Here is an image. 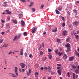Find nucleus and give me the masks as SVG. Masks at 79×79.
I'll return each mask as SVG.
<instances>
[{
    "label": "nucleus",
    "instance_id": "nucleus-1",
    "mask_svg": "<svg viewBox=\"0 0 79 79\" xmlns=\"http://www.w3.org/2000/svg\"><path fill=\"white\" fill-rule=\"evenodd\" d=\"M37 28L36 27H34L32 28V34H34V33H35V32L36 31H37Z\"/></svg>",
    "mask_w": 79,
    "mask_h": 79
},
{
    "label": "nucleus",
    "instance_id": "nucleus-2",
    "mask_svg": "<svg viewBox=\"0 0 79 79\" xmlns=\"http://www.w3.org/2000/svg\"><path fill=\"white\" fill-rule=\"evenodd\" d=\"M78 24H79V21H76L74 22L73 23V25H76V26H78Z\"/></svg>",
    "mask_w": 79,
    "mask_h": 79
},
{
    "label": "nucleus",
    "instance_id": "nucleus-3",
    "mask_svg": "<svg viewBox=\"0 0 79 79\" xmlns=\"http://www.w3.org/2000/svg\"><path fill=\"white\" fill-rule=\"evenodd\" d=\"M19 65L22 68H24L25 67V64H24V63H20Z\"/></svg>",
    "mask_w": 79,
    "mask_h": 79
},
{
    "label": "nucleus",
    "instance_id": "nucleus-4",
    "mask_svg": "<svg viewBox=\"0 0 79 79\" xmlns=\"http://www.w3.org/2000/svg\"><path fill=\"white\" fill-rule=\"evenodd\" d=\"M57 73L59 75L61 76V69H59L57 70Z\"/></svg>",
    "mask_w": 79,
    "mask_h": 79
},
{
    "label": "nucleus",
    "instance_id": "nucleus-5",
    "mask_svg": "<svg viewBox=\"0 0 79 79\" xmlns=\"http://www.w3.org/2000/svg\"><path fill=\"white\" fill-rule=\"evenodd\" d=\"M21 25L22 26H24V25H25V22H24V21L22 20L21 21Z\"/></svg>",
    "mask_w": 79,
    "mask_h": 79
},
{
    "label": "nucleus",
    "instance_id": "nucleus-6",
    "mask_svg": "<svg viewBox=\"0 0 79 79\" xmlns=\"http://www.w3.org/2000/svg\"><path fill=\"white\" fill-rule=\"evenodd\" d=\"M74 59V56H72L69 58V60L70 61H73Z\"/></svg>",
    "mask_w": 79,
    "mask_h": 79
},
{
    "label": "nucleus",
    "instance_id": "nucleus-7",
    "mask_svg": "<svg viewBox=\"0 0 79 79\" xmlns=\"http://www.w3.org/2000/svg\"><path fill=\"white\" fill-rule=\"evenodd\" d=\"M63 33L64 35L66 36V34H67V31H66V30H64L63 32Z\"/></svg>",
    "mask_w": 79,
    "mask_h": 79
},
{
    "label": "nucleus",
    "instance_id": "nucleus-8",
    "mask_svg": "<svg viewBox=\"0 0 79 79\" xmlns=\"http://www.w3.org/2000/svg\"><path fill=\"white\" fill-rule=\"evenodd\" d=\"M34 3L33 2H30V4L29 5V7L30 8H31L32 6H33V5H34Z\"/></svg>",
    "mask_w": 79,
    "mask_h": 79
},
{
    "label": "nucleus",
    "instance_id": "nucleus-9",
    "mask_svg": "<svg viewBox=\"0 0 79 79\" xmlns=\"http://www.w3.org/2000/svg\"><path fill=\"white\" fill-rule=\"evenodd\" d=\"M16 40H19V38L18 37V36H16L13 40V41H15Z\"/></svg>",
    "mask_w": 79,
    "mask_h": 79
},
{
    "label": "nucleus",
    "instance_id": "nucleus-10",
    "mask_svg": "<svg viewBox=\"0 0 79 79\" xmlns=\"http://www.w3.org/2000/svg\"><path fill=\"white\" fill-rule=\"evenodd\" d=\"M31 73V70L30 69H29L28 70V72H27V74L28 76H29L30 75V74Z\"/></svg>",
    "mask_w": 79,
    "mask_h": 79
},
{
    "label": "nucleus",
    "instance_id": "nucleus-11",
    "mask_svg": "<svg viewBox=\"0 0 79 79\" xmlns=\"http://www.w3.org/2000/svg\"><path fill=\"white\" fill-rule=\"evenodd\" d=\"M6 12H8L6 13V14H8V15H11V12L9 11V10H6Z\"/></svg>",
    "mask_w": 79,
    "mask_h": 79
},
{
    "label": "nucleus",
    "instance_id": "nucleus-12",
    "mask_svg": "<svg viewBox=\"0 0 79 79\" xmlns=\"http://www.w3.org/2000/svg\"><path fill=\"white\" fill-rule=\"evenodd\" d=\"M12 22H13V23H14V24H17V23H18V21L16 19L13 20Z\"/></svg>",
    "mask_w": 79,
    "mask_h": 79
},
{
    "label": "nucleus",
    "instance_id": "nucleus-13",
    "mask_svg": "<svg viewBox=\"0 0 79 79\" xmlns=\"http://www.w3.org/2000/svg\"><path fill=\"white\" fill-rule=\"evenodd\" d=\"M7 3V2H4L3 3V4H4L2 5V6H6V5H7V4H6Z\"/></svg>",
    "mask_w": 79,
    "mask_h": 79
},
{
    "label": "nucleus",
    "instance_id": "nucleus-14",
    "mask_svg": "<svg viewBox=\"0 0 79 79\" xmlns=\"http://www.w3.org/2000/svg\"><path fill=\"white\" fill-rule=\"evenodd\" d=\"M75 72L76 74H78L79 73V70L77 69H76L75 70Z\"/></svg>",
    "mask_w": 79,
    "mask_h": 79
},
{
    "label": "nucleus",
    "instance_id": "nucleus-15",
    "mask_svg": "<svg viewBox=\"0 0 79 79\" xmlns=\"http://www.w3.org/2000/svg\"><path fill=\"white\" fill-rule=\"evenodd\" d=\"M57 28H56L55 29L53 30H52V31L53 32H56L57 31Z\"/></svg>",
    "mask_w": 79,
    "mask_h": 79
},
{
    "label": "nucleus",
    "instance_id": "nucleus-16",
    "mask_svg": "<svg viewBox=\"0 0 79 79\" xmlns=\"http://www.w3.org/2000/svg\"><path fill=\"white\" fill-rule=\"evenodd\" d=\"M63 58L64 59H67V58H68V56L66 54H64V56L63 57Z\"/></svg>",
    "mask_w": 79,
    "mask_h": 79
},
{
    "label": "nucleus",
    "instance_id": "nucleus-17",
    "mask_svg": "<svg viewBox=\"0 0 79 79\" xmlns=\"http://www.w3.org/2000/svg\"><path fill=\"white\" fill-rule=\"evenodd\" d=\"M22 16H23V15L22 14H20L19 15V17L20 19H21V17Z\"/></svg>",
    "mask_w": 79,
    "mask_h": 79
},
{
    "label": "nucleus",
    "instance_id": "nucleus-18",
    "mask_svg": "<svg viewBox=\"0 0 79 79\" xmlns=\"http://www.w3.org/2000/svg\"><path fill=\"white\" fill-rule=\"evenodd\" d=\"M65 47L67 48H69L70 47V44L69 43H68L67 45H65Z\"/></svg>",
    "mask_w": 79,
    "mask_h": 79
},
{
    "label": "nucleus",
    "instance_id": "nucleus-19",
    "mask_svg": "<svg viewBox=\"0 0 79 79\" xmlns=\"http://www.w3.org/2000/svg\"><path fill=\"white\" fill-rule=\"evenodd\" d=\"M8 44H4L2 47H8Z\"/></svg>",
    "mask_w": 79,
    "mask_h": 79
},
{
    "label": "nucleus",
    "instance_id": "nucleus-20",
    "mask_svg": "<svg viewBox=\"0 0 79 79\" xmlns=\"http://www.w3.org/2000/svg\"><path fill=\"white\" fill-rule=\"evenodd\" d=\"M55 11L56 14H58V15H59V14H60V12H59V11H58L56 9L55 10Z\"/></svg>",
    "mask_w": 79,
    "mask_h": 79
},
{
    "label": "nucleus",
    "instance_id": "nucleus-21",
    "mask_svg": "<svg viewBox=\"0 0 79 79\" xmlns=\"http://www.w3.org/2000/svg\"><path fill=\"white\" fill-rule=\"evenodd\" d=\"M66 42H70V39L69 38H68L66 40Z\"/></svg>",
    "mask_w": 79,
    "mask_h": 79
},
{
    "label": "nucleus",
    "instance_id": "nucleus-22",
    "mask_svg": "<svg viewBox=\"0 0 79 79\" xmlns=\"http://www.w3.org/2000/svg\"><path fill=\"white\" fill-rule=\"evenodd\" d=\"M51 74L52 75H54V74H55V72H53V71H51Z\"/></svg>",
    "mask_w": 79,
    "mask_h": 79
},
{
    "label": "nucleus",
    "instance_id": "nucleus-23",
    "mask_svg": "<svg viewBox=\"0 0 79 79\" xmlns=\"http://www.w3.org/2000/svg\"><path fill=\"white\" fill-rule=\"evenodd\" d=\"M48 57L49 59L51 60V59H52V54H49L48 55Z\"/></svg>",
    "mask_w": 79,
    "mask_h": 79
},
{
    "label": "nucleus",
    "instance_id": "nucleus-24",
    "mask_svg": "<svg viewBox=\"0 0 79 79\" xmlns=\"http://www.w3.org/2000/svg\"><path fill=\"white\" fill-rule=\"evenodd\" d=\"M29 57L31 59H32V58H33V56H32V54H30L29 55Z\"/></svg>",
    "mask_w": 79,
    "mask_h": 79
},
{
    "label": "nucleus",
    "instance_id": "nucleus-25",
    "mask_svg": "<svg viewBox=\"0 0 79 79\" xmlns=\"http://www.w3.org/2000/svg\"><path fill=\"white\" fill-rule=\"evenodd\" d=\"M47 60V57H45L44 58L42 59V61H45V60Z\"/></svg>",
    "mask_w": 79,
    "mask_h": 79
},
{
    "label": "nucleus",
    "instance_id": "nucleus-26",
    "mask_svg": "<svg viewBox=\"0 0 79 79\" xmlns=\"http://www.w3.org/2000/svg\"><path fill=\"white\" fill-rule=\"evenodd\" d=\"M11 76L12 77H17V76H16V75H15V74H14L13 73L12 74Z\"/></svg>",
    "mask_w": 79,
    "mask_h": 79
},
{
    "label": "nucleus",
    "instance_id": "nucleus-27",
    "mask_svg": "<svg viewBox=\"0 0 79 79\" xmlns=\"http://www.w3.org/2000/svg\"><path fill=\"white\" fill-rule=\"evenodd\" d=\"M73 79H76V74L74 73L73 74Z\"/></svg>",
    "mask_w": 79,
    "mask_h": 79
},
{
    "label": "nucleus",
    "instance_id": "nucleus-28",
    "mask_svg": "<svg viewBox=\"0 0 79 79\" xmlns=\"http://www.w3.org/2000/svg\"><path fill=\"white\" fill-rule=\"evenodd\" d=\"M58 10H59V11H61V10H62V8L60 7H58Z\"/></svg>",
    "mask_w": 79,
    "mask_h": 79
},
{
    "label": "nucleus",
    "instance_id": "nucleus-29",
    "mask_svg": "<svg viewBox=\"0 0 79 79\" xmlns=\"http://www.w3.org/2000/svg\"><path fill=\"white\" fill-rule=\"evenodd\" d=\"M18 35H19V36H18V37L19 39H20V37H21V35L22 34L21 33L19 34Z\"/></svg>",
    "mask_w": 79,
    "mask_h": 79
},
{
    "label": "nucleus",
    "instance_id": "nucleus-30",
    "mask_svg": "<svg viewBox=\"0 0 79 79\" xmlns=\"http://www.w3.org/2000/svg\"><path fill=\"white\" fill-rule=\"evenodd\" d=\"M67 76L69 77H71V76H70V73H69L68 72L67 73Z\"/></svg>",
    "mask_w": 79,
    "mask_h": 79
},
{
    "label": "nucleus",
    "instance_id": "nucleus-31",
    "mask_svg": "<svg viewBox=\"0 0 79 79\" xmlns=\"http://www.w3.org/2000/svg\"><path fill=\"white\" fill-rule=\"evenodd\" d=\"M75 53L77 55V56H78L79 58V53H78L77 52H75Z\"/></svg>",
    "mask_w": 79,
    "mask_h": 79
},
{
    "label": "nucleus",
    "instance_id": "nucleus-32",
    "mask_svg": "<svg viewBox=\"0 0 79 79\" xmlns=\"http://www.w3.org/2000/svg\"><path fill=\"white\" fill-rule=\"evenodd\" d=\"M15 73H17V72H18V71H17V70H18V67H15Z\"/></svg>",
    "mask_w": 79,
    "mask_h": 79
},
{
    "label": "nucleus",
    "instance_id": "nucleus-33",
    "mask_svg": "<svg viewBox=\"0 0 79 79\" xmlns=\"http://www.w3.org/2000/svg\"><path fill=\"white\" fill-rule=\"evenodd\" d=\"M32 10H33L32 12L34 13L35 11V9L34 8H32Z\"/></svg>",
    "mask_w": 79,
    "mask_h": 79
},
{
    "label": "nucleus",
    "instance_id": "nucleus-34",
    "mask_svg": "<svg viewBox=\"0 0 79 79\" xmlns=\"http://www.w3.org/2000/svg\"><path fill=\"white\" fill-rule=\"evenodd\" d=\"M23 35L24 36H26L27 35V34L26 32H24L23 33Z\"/></svg>",
    "mask_w": 79,
    "mask_h": 79
},
{
    "label": "nucleus",
    "instance_id": "nucleus-35",
    "mask_svg": "<svg viewBox=\"0 0 79 79\" xmlns=\"http://www.w3.org/2000/svg\"><path fill=\"white\" fill-rule=\"evenodd\" d=\"M65 25H66V24L65 23V22H64L62 23V26L63 27H64V26H65Z\"/></svg>",
    "mask_w": 79,
    "mask_h": 79
},
{
    "label": "nucleus",
    "instance_id": "nucleus-36",
    "mask_svg": "<svg viewBox=\"0 0 79 79\" xmlns=\"http://www.w3.org/2000/svg\"><path fill=\"white\" fill-rule=\"evenodd\" d=\"M44 6L43 4H42L41 6L40 9H43L44 8Z\"/></svg>",
    "mask_w": 79,
    "mask_h": 79
},
{
    "label": "nucleus",
    "instance_id": "nucleus-37",
    "mask_svg": "<svg viewBox=\"0 0 79 79\" xmlns=\"http://www.w3.org/2000/svg\"><path fill=\"white\" fill-rule=\"evenodd\" d=\"M78 37H79V35H75V38H76L77 39H78Z\"/></svg>",
    "mask_w": 79,
    "mask_h": 79
},
{
    "label": "nucleus",
    "instance_id": "nucleus-38",
    "mask_svg": "<svg viewBox=\"0 0 79 79\" xmlns=\"http://www.w3.org/2000/svg\"><path fill=\"white\" fill-rule=\"evenodd\" d=\"M44 54V53H43V52H42V51H41L40 52V55H43V54Z\"/></svg>",
    "mask_w": 79,
    "mask_h": 79
},
{
    "label": "nucleus",
    "instance_id": "nucleus-39",
    "mask_svg": "<svg viewBox=\"0 0 79 79\" xmlns=\"http://www.w3.org/2000/svg\"><path fill=\"white\" fill-rule=\"evenodd\" d=\"M58 55L59 56H61L62 55H63V53H60V52H58Z\"/></svg>",
    "mask_w": 79,
    "mask_h": 79
},
{
    "label": "nucleus",
    "instance_id": "nucleus-40",
    "mask_svg": "<svg viewBox=\"0 0 79 79\" xmlns=\"http://www.w3.org/2000/svg\"><path fill=\"white\" fill-rule=\"evenodd\" d=\"M42 45H40V46L39 47V48H38V50H40V49H41V48L42 47Z\"/></svg>",
    "mask_w": 79,
    "mask_h": 79
},
{
    "label": "nucleus",
    "instance_id": "nucleus-41",
    "mask_svg": "<svg viewBox=\"0 0 79 79\" xmlns=\"http://www.w3.org/2000/svg\"><path fill=\"white\" fill-rule=\"evenodd\" d=\"M69 51H70V48H68L67 49V50L66 51V52L67 53L68 52H69Z\"/></svg>",
    "mask_w": 79,
    "mask_h": 79
},
{
    "label": "nucleus",
    "instance_id": "nucleus-42",
    "mask_svg": "<svg viewBox=\"0 0 79 79\" xmlns=\"http://www.w3.org/2000/svg\"><path fill=\"white\" fill-rule=\"evenodd\" d=\"M62 21H63L64 22L65 21V20L64 19V17H62Z\"/></svg>",
    "mask_w": 79,
    "mask_h": 79
},
{
    "label": "nucleus",
    "instance_id": "nucleus-43",
    "mask_svg": "<svg viewBox=\"0 0 79 79\" xmlns=\"http://www.w3.org/2000/svg\"><path fill=\"white\" fill-rule=\"evenodd\" d=\"M58 50L57 49L55 51V53L57 55L58 54Z\"/></svg>",
    "mask_w": 79,
    "mask_h": 79
},
{
    "label": "nucleus",
    "instance_id": "nucleus-44",
    "mask_svg": "<svg viewBox=\"0 0 79 79\" xmlns=\"http://www.w3.org/2000/svg\"><path fill=\"white\" fill-rule=\"evenodd\" d=\"M63 69V68L61 67H58L57 68V69Z\"/></svg>",
    "mask_w": 79,
    "mask_h": 79
},
{
    "label": "nucleus",
    "instance_id": "nucleus-45",
    "mask_svg": "<svg viewBox=\"0 0 79 79\" xmlns=\"http://www.w3.org/2000/svg\"><path fill=\"white\" fill-rule=\"evenodd\" d=\"M72 68H73V69H75L76 68V66L74 65H72Z\"/></svg>",
    "mask_w": 79,
    "mask_h": 79
},
{
    "label": "nucleus",
    "instance_id": "nucleus-46",
    "mask_svg": "<svg viewBox=\"0 0 79 79\" xmlns=\"http://www.w3.org/2000/svg\"><path fill=\"white\" fill-rule=\"evenodd\" d=\"M74 13H77V10H76V9H74L73 10Z\"/></svg>",
    "mask_w": 79,
    "mask_h": 79
},
{
    "label": "nucleus",
    "instance_id": "nucleus-47",
    "mask_svg": "<svg viewBox=\"0 0 79 79\" xmlns=\"http://www.w3.org/2000/svg\"><path fill=\"white\" fill-rule=\"evenodd\" d=\"M57 42H60V40L59 39H57Z\"/></svg>",
    "mask_w": 79,
    "mask_h": 79
},
{
    "label": "nucleus",
    "instance_id": "nucleus-48",
    "mask_svg": "<svg viewBox=\"0 0 79 79\" xmlns=\"http://www.w3.org/2000/svg\"><path fill=\"white\" fill-rule=\"evenodd\" d=\"M45 45V43H42V47L43 48H44V46Z\"/></svg>",
    "mask_w": 79,
    "mask_h": 79
},
{
    "label": "nucleus",
    "instance_id": "nucleus-49",
    "mask_svg": "<svg viewBox=\"0 0 79 79\" xmlns=\"http://www.w3.org/2000/svg\"><path fill=\"white\" fill-rule=\"evenodd\" d=\"M3 42V39H2L0 41V43H2Z\"/></svg>",
    "mask_w": 79,
    "mask_h": 79
},
{
    "label": "nucleus",
    "instance_id": "nucleus-50",
    "mask_svg": "<svg viewBox=\"0 0 79 79\" xmlns=\"http://www.w3.org/2000/svg\"><path fill=\"white\" fill-rule=\"evenodd\" d=\"M77 3H79V1H77L75 2V4H77Z\"/></svg>",
    "mask_w": 79,
    "mask_h": 79
},
{
    "label": "nucleus",
    "instance_id": "nucleus-51",
    "mask_svg": "<svg viewBox=\"0 0 79 79\" xmlns=\"http://www.w3.org/2000/svg\"><path fill=\"white\" fill-rule=\"evenodd\" d=\"M48 70H51V68H50V67L48 66Z\"/></svg>",
    "mask_w": 79,
    "mask_h": 79
},
{
    "label": "nucleus",
    "instance_id": "nucleus-52",
    "mask_svg": "<svg viewBox=\"0 0 79 79\" xmlns=\"http://www.w3.org/2000/svg\"><path fill=\"white\" fill-rule=\"evenodd\" d=\"M20 1L22 2H26V0H20Z\"/></svg>",
    "mask_w": 79,
    "mask_h": 79
},
{
    "label": "nucleus",
    "instance_id": "nucleus-53",
    "mask_svg": "<svg viewBox=\"0 0 79 79\" xmlns=\"http://www.w3.org/2000/svg\"><path fill=\"white\" fill-rule=\"evenodd\" d=\"M15 73L16 76H18V72H15Z\"/></svg>",
    "mask_w": 79,
    "mask_h": 79
},
{
    "label": "nucleus",
    "instance_id": "nucleus-54",
    "mask_svg": "<svg viewBox=\"0 0 79 79\" xmlns=\"http://www.w3.org/2000/svg\"><path fill=\"white\" fill-rule=\"evenodd\" d=\"M48 51L50 52H52V50L51 49H48Z\"/></svg>",
    "mask_w": 79,
    "mask_h": 79
},
{
    "label": "nucleus",
    "instance_id": "nucleus-55",
    "mask_svg": "<svg viewBox=\"0 0 79 79\" xmlns=\"http://www.w3.org/2000/svg\"><path fill=\"white\" fill-rule=\"evenodd\" d=\"M35 74L36 75H39V73L38 72H35Z\"/></svg>",
    "mask_w": 79,
    "mask_h": 79
},
{
    "label": "nucleus",
    "instance_id": "nucleus-56",
    "mask_svg": "<svg viewBox=\"0 0 79 79\" xmlns=\"http://www.w3.org/2000/svg\"><path fill=\"white\" fill-rule=\"evenodd\" d=\"M44 69H45L46 70H47L48 69V68H47V67H44Z\"/></svg>",
    "mask_w": 79,
    "mask_h": 79
},
{
    "label": "nucleus",
    "instance_id": "nucleus-57",
    "mask_svg": "<svg viewBox=\"0 0 79 79\" xmlns=\"http://www.w3.org/2000/svg\"><path fill=\"white\" fill-rule=\"evenodd\" d=\"M22 71L24 72V71H25V69H22Z\"/></svg>",
    "mask_w": 79,
    "mask_h": 79
},
{
    "label": "nucleus",
    "instance_id": "nucleus-58",
    "mask_svg": "<svg viewBox=\"0 0 79 79\" xmlns=\"http://www.w3.org/2000/svg\"><path fill=\"white\" fill-rule=\"evenodd\" d=\"M40 69H41V70H43V69H44V67H41L40 68Z\"/></svg>",
    "mask_w": 79,
    "mask_h": 79
},
{
    "label": "nucleus",
    "instance_id": "nucleus-59",
    "mask_svg": "<svg viewBox=\"0 0 79 79\" xmlns=\"http://www.w3.org/2000/svg\"><path fill=\"white\" fill-rule=\"evenodd\" d=\"M12 53V51H11L10 52L8 53V55H10Z\"/></svg>",
    "mask_w": 79,
    "mask_h": 79
},
{
    "label": "nucleus",
    "instance_id": "nucleus-60",
    "mask_svg": "<svg viewBox=\"0 0 79 79\" xmlns=\"http://www.w3.org/2000/svg\"><path fill=\"white\" fill-rule=\"evenodd\" d=\"M4 34H5V32H1V34H2V35H3Z\"/></svg>",
    "mask_w": 79,
    "mask_h": 79
},
{
    "label": "nucleus",
    "instance_id": "nucleus-61",
    "mask_svg": "<svg viewBox=\"0 0 79 79\" xmlns=\"http://www.w3.org/2000/svg\"><path fill=\"white\" fill-rule=\"evenodd\" d=\"M58 66H61V64H57Z\"/></svg>",
    "mask_w": 79,
    "mask_h": 79
},
{
    "label": "nucleus",
    "instance_id": "nucleus-62",
    "mask_svg": "<svg viewBox=\"0 0 79 79\" xmlns=\"http://www.w3.org/2000/svg\"><path fill=\"white\" fill-rule=\"evenodd\" d=\"M46 34V32L45 31H44V33H43V34L44 35H45V34Z\"/></svg>",
    "mask_w": 79,
    "mask_h": 79
},
{
    "label": "nucleus",
    "instance_id": "nucleus-63",
    "mask_svg": "<svg viewBox=\"0 0 79 79\" xmlns=\"http://www.w3.org/2000/svg\"><path fill=\"white\" fill-rule=\"evenodd\" d=\"M1 22L2 23H4L5 22V21L3 20H1Z\"/></svg>",
    "mask_w": 79,
    "mask_h": 79
},
{
    "label": "nucleus",
    "instance_id": "nucleus-64",
    "mask_svg": "<svg viewBox=\"0 0 79 79\" xmlns=\"http://www.w3.org/2000/svg\"><path fill=\"white\" fill-rule=\"evenodd\" d=\"M24 55L25 56H27V53H25Z\"/></svg>",
    "mask_w": 79,
    "mask_h": 79
}]
</instances>
